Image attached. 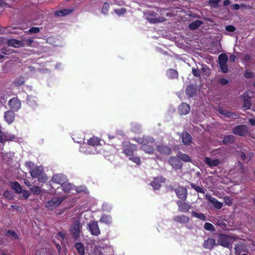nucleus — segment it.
Here are the masks:
<instances>
[{"mask_svg":"<svg viewBox=\"0 0 255 255\" xmlns=\"http://www.w3.org/2000/svg\"><path fill=\"white\" fill-rule=\"evenodd\" d=\"M25 166L28 168L30 175L33 178H37L38 181L41 182H45L47 180V177L43 172V169L42 166H35L30 161L26 162Z\"/></svg>","mask_w":255,"mask_h":255,"instance_id":"f257e3e1","label":"nucleus"},{"mask_svg":"<svg viewBox=\"0 0 255 255\" xmlns=\"http://www.w3.org/2000/svg\"><path fill=\"white\" fill-rule=\"evenodd\" d=\"M133 139L141 144V149L145 153L149 154L153 153L154 148L151 144L153 143L155 140L152 137L144 135L141 138H134Z\"/></svg>","mask_w":255,"mask_h":255,"instance_id":"f03ea898","label":"nucleus"},{"mask_svg":"<svg viewBox=\"0 0 255 255\" xmlns=\"http://www.w3.org/2000/svg\"><path fill=\"white\" fill-rule=\"evenodd\" d=\"M100 141L99 138L94 136L88 140V145L86 147H83L82 148H86V150L84 151L87 154H96L99 152L97 150L96 147L100 145Z\"/></svg>","mask_w":255,"mask_h":255,"instance_id":"7ed1b4c3","label":"nucleus"},{"mask_svg":"<svg viewBox=\"0 0 255 255\" xmlns=\"http://www.w3.org/2000/svg\"><path fill=\"white\" fill-rule=\"evenodd\" d=\"M236 240V237L224 234H220L218 237V244L228 249L232 248V244Z\"/></svg>","mask_w":255,"mask_h":255,"instance_id":"20e7f679","label":"nucleus"},{"mask_svg":"<svg viewBox=\"0 0 255 255\" xmlns=\"http://www.w3.org/2000/svg\"><path fill=\"white\" fill-rule=\"evenodd\" d=\"M63 200L62 197H54L45 203V207L48 210H53L58 207Z\"/></svg>","mask_w":255,"mask_h":255,"instance_id":"39448f33","label":"nucleus"},{"mask_svg":"<svg viewBox=\"0 0 255 255\" xmlns=\"http://www.w3.org/2000/svg\"><path fill=\"white\" fill-rule=\"evenodd\" d=\"M21 102L18 98H13L8 101V106L10 111L6 112H17L21 108Z\"/></svg>","mask_w":255,"mask_h":255,"instance_id":"423d86ee","label":"nucleus"},{"mask_svg":"<svg viewBox=\"0 0 255 255\" xmlns=\"http://www.w3.org/2000/svg\"><path fill=\"white\" fill-rule=\"evenodd\" d=\"M17 137L14 134L3 132L0 129V142L3 143L8 141H17Z\"/></svg>","mask_w":255,"mask_h":255,"instance_id":"0eeeda50","label":"nucleus"},{"mask_svg":"<svg viewBox=\"0 0 255 255\" xmlns=\"http://www.w3.org/2000/svg\"><path fill=\"white\" fill-rule=\"evenodd\" d=\"M254 93L252 91H247L243 95L244 100L243 108L244 110H249L251 107V99L253 97Z\"/></svg>","mask_w":255,"mask_h":255,"instance_id":"6e6552de","label":"nucleus"},{"mask_svg":"<svg viewBox=\"0 0 255 255\" xmlns=\"http://www.w3.org/2000/svg\"><path fill=\"white\" fill-rule=\"evenodd\" d=\"M81 230L82 226L80 225L78 221H75L73 222L70 229L71 233L75 239H77L79 237L82 233Z\"/></svg>","mask_w":255,"mask_h":255,"instance_id":"1a4fd4ad","label":"nucleus"},{"mask_svg":"<svg viewBox=\"0 0 255 255\" xmlns=\"http://www.w3.org/2000/svg\"><path fill=\"white\" fill-rule=\"evenodd\" d=\"M233 132L237 135L244 136L249 132V128L245 125L237 126L233 129Z\"/></svg>","mask_w":255,"mask_h":255,"instance_id":"9d476101","label":"nucleus"},{"mask_svg":"<svg viewBox=\"0 0 255 255\" xmlns=\"http://www.w3.org/2000/svg\"><path fill=\"white\" fill-rule=\"evenodd\" d=\"M169 163L174 169H180L182 167V163L178 156L177 157H170L168 159Z\"/></svg>","mask_w":255,"mask_h":255,"instance_id":"9b49d317","label":"nucleus"},{"mask_svg":"<svg viewBox=\"0 0 255 255\" xmlns=\"http://www.w3.org/2000/svg\"><path fill=\"white\" fill-rule=\"evenodd\" d=\"M88 229L93 235L98 236L100 234V231L97 222H90L88 224Z\"/></svg>","mask_w":255,"mask_h":255,"instance_id":"f8f14e48","label":"nucleus"},{"mask_svg":"<svg viewBox=\"0 0 255 255\" xmlns=\"http://www.w3.org/2000/svg\"><path fill=\"white\" fill-rule=\"evenodd\" d=\"M126 148L123 150V153L127 156H131L133 152L136 150L137 147L135 144L128 143L125 145Z\"/></svg>","mask_w":255,"mask_h":255,"instance_id":"ddd939ff","label":"nucleus"},{"mask_svg":"<svg viewBox=\"0 0 255 255\" xmlns=\"http://www.w3.org/2000/svg\"><path fill=\"white\" fill-rule=\"evenodd\" d=\"M51 180L52 182L61 184V185L67 181L66 176L63 174H56L52 176Z\"/></svg>","mask_w":255,"mask_h":255,"instance_id":"4468645a","label":"nucleus"},{"mask_svg":"<svg viewBox=\"0 0 255 255\" xmlns=\"http://www.w3.org/2000/svg\"><path fill=\"white\" fill-rule=\"evenodd\" d=\"M178 197L182 200H185L187 198V191L183 187H179L175 191Z\"/></svg>","mask_w":255,"mask_h":255,"instance_id":"2eb2a0df","label":"nucleus"},{"mask_svg":"<svg viewBox=\"0 0 255 255\" xmlns=\"http://www.w3.org/2000/svg\"><path fill=\"white\" fill-rule=\"evenodd\" d=\"M165 181V179L162 177H157L154 179L151 182L150 184L153 187L154 189H158L161 186V183H164Z\"/></svg>","mask_w":255,"mask_h":255,"instance_id":"dca6fc26","label":"nucleus"},{"mask_svg":"<svg viewBox=\"0 0 255 255\" xmlns=\"http://www.w3.org/2000/svg\"><path fill=\"white\" fill-rule=\"evenodd\" d=\"M204 162L210 167L217 166L221 163L219 159H212L208 157H205Z\"/></svg>","mask_w":255,"mask_h":255,"instance_id":"f3484780","label":"nucleus"},{"mask_svg":"<svg viewBox=\"0 0 255 255\" xmlns=\"http://www.w3.org/2000/svg\"><path fill=\"white\" fill-rule=\"evenodd\" d=\"M176 204L178 207L179 211L183 212H187L191 208V206L185 202L177 201Z\"/></svg>","mask_w":255,"mask_h":255,"instance_id":"a211bd4d","label":"nucleus"},{"mask_svg":"<svg viewBox=\"0 0 255 255\" xmlns=\"http://www.w3.org/2000/svg\"><path fill=\"white\" fill-rule=\"evenodd\" d=\"M206 198L211 203L214 204V207L218 209H221L223 206V204L219 202L216 198H214L210 195H206Z\"/></svg>","mask_w":255,"mask_h":255,"instance_id":"6ab92c4d","label":"nucleus"},{"mask_svg":"<svg viewBox=\"0 0 255 255\" xmlns=\"http://www.w3.org/2000/svg\"><path fill=\"white\" fill-rule=\"evenodd\" d=\"M181 136L182 142L184 145H189L191 143L192 138L187 131L183 132Z\"/></svg>","mask_w":255,"mask_h":255,"instance_id":"aec40b11","label":"nucleus"},{"mask_svg":"<svg viewBox=\"0 0 255 255\" xmlns=\"http://www.w3.org/2000/svg\"><path fill=\"white\" fill-rule=\"evenodd\" d=\"M157 150L163 154H170L171 153V149L168 146L159 145L156 146Z\"/></svg>","mask_w":255,"mask_h":255,"instance_id":"412c9836","label":"nucleus"},{"mask_svg":"<svg viewBox=\"0 0 255 255\" xmlns=\"http://www.w3.org/2000/svg\"><path fill=\"white\" fill-rule=\"evenodd\" d=\"M216 245L214 239L209 238L204 241L203 246L205 249L211 250Z\"/></svg>","mask_w":255,"mask_h":255,"instance_id":"4be33fe9","label":"nucleus"},{"mask_svg":"<svg viewBox=\"0 0 255 255\" xmlns=\"http://www.w3.org/2000/svg\"><path fill=\"white\" fill-rule=\"evenodd\" d=\"M173 220L180 224H186L189 222V218L185 215H181L175 216Z\"/></svg>","mask_w":255,"mask_h":255,"instance_id":"5701e85b","label":"nucleus"},{"mask_svg":"<svg viewBox=\"0 0 255 255\" xmlns=\"http://www.w3.org/2000/svg\"><path fill=\"white\" fill-rule=\"evenodd\" d=\"M8 45L13 47H23L25 46V43L17 39H10L8 41Z\"/></svg>","mask_w":255,"mask_h":255,"instance_id":"b1692460","label":"nucleus"},{"mask_svg":"<svg viewBox=\"0 0 255 255\" xmlns=\"http://www.w3.org/2000/svg\"><path fill=\"white\" fill-rule=\"evenodd\" d=\"M74 11V9H62L55 12L56 16H63L71 13Z\"/></svg>","mask_w":255,"mask_h":255,"instance_id":"393cba45","label":"nucleus"},{"mask_svg":"<svg viewBox=\"0 0 255 255\" xmlns=\"http://www.w3.org/2000/svg\"><path fill=\"white\" fill-rule=\"evenodd\" d=\"M196 89L193 85H189L186 89V93L189 97H193L196 95Z\"/></svg>","mask_w":255,"mask_h":255,"instance_id":"a878e982","label":"nucleus"},{"mask_svg":"<svg viewBox=\"0 0 255 255\" xmlns=\"http://www.w3.org/2000/svg\"><path fill=\"white\" fill-rule=\"evenodd\" d=\"M166 75L169 79H177L178 77V73L175 69H169L166 72Z\"/></svg>","mask_w":255,"mask_h":255,"instance_id":"bb28decb","label":"nucleus"},{"mask_svg":"<svg viewBox=\"0 0 255 255\" xmlns=\"http://www.w3.org/2000/svg\"><path fill=\"white\" fill-rule=\"evenodd\" d=\"M202 24L203 22L201 20H196L190 23L188 25V27L190 30H194L197 29Z\"/></svg>","mask_w":255,"mask_h":255,"instance_id":"cd10ccee","label":"nucleus"},{"mask_svg":"<svg viewBox=\"0 0 255 255\" xmlns=\"http://www.w3.org/2000/svg\"><path fill=\"white\" fill-rule=\"evenodd\" d=\"M14 113H5L4 119L8 124L12 123L14 121Z\"/></svg>","mask_w":255,"mask_h":255,"instance_id":"c85d7f7f","label":"nucleus"},{"mask_svg":"<svg viewBox=\"0 0 255 255\" xmlns=\"http://www.w3.org/2000/svg\"><path fill=\"white\" fill-rule=\"evenodd\" d=\"M10 186L11 188L17 193H20L22 192V188L21 185L17 182L11 183Z\"/></svg>","mask_w":255,"mask_h":255,"instance_id":"c756f323","label":"nucleus"},{"mask_svg":"<svg viewBox=\"0 0 255 255\" xmlns=\"http://www.w3.org/2000/svg\"><path fill=\"white\" fill-rule=\"evenodd\" d=\"M100 222L107 225H110L112 223V218L109 215H104L100 219Z\"/></svg>","mask_w":255,"mask_h":255,"instance_id":"7c9ffc66","label":"nucleus"},{"mask_svg":"<svg viewBox=\"0 0 255 255\" xmlns=\"http://www.w3.org/2000/svg\"><path fill=\"white\" fill-rule=\"evenodd\" d=\"M61 188L65 192H68L73 190L74 186L72 184L66 181L61 185Z\"/></svg>","mask_w":255,"mask_h":255,"instance_id":"2f4dec72","label":"nucleus"},{"mask_svg":"<svg viewBox=\"0 0 255 255\" xmlns=\"http://www.w3.org/2000/svg\"><path fill=\"white\" fill-rule=\"evenodd\" d=\"M178 110L179 112H190V106L187 103H182L179 106Z\"/></svg>","mask_w":255,"mask_h":255,"instance_id":"473e14b6","label":"nucleus"},{"mask_svg":"<svg viewBox=\"0 0 255 255\" xmlns=\"http://www.w3.org/2000/svg\"><path fill=\"white\" fill-rule=\"evenodd\" d=\"M219 64H227L228 58L226 53H222L218 57Z\"/></svg>","mask_w":255,"mask_h":255,"instance_id":"72a5a7b5","label":"nucleus"},{"mask_svg":"<svg viewBox=\"0 0 255 255\" xmlns=\"http://www.w3.org/2000/svg\"><path fill=\"white\" fill-rule=\"evenodd\" d=\"M75 247L77 250L80 255H84L85 253V250L84 246L79 243H77L75 245Z\"/></svg>","mask_w":255,"mask_h":255,"instance_id":"f704fd0d","label":"nucleus"},{"mask_svg":"<svg viewBox=\"0 0 255 255\" xmlns=\"http://www.w3.org/2000/svg\"><path fill=\"white\" fill-rule=\"evenodd\" d=\"M177 156L179 158V159H180V160H182V161H183L184 162L191 161V158L188 155H187L186 154H184V153H183L181 152H179L177 154Z\"/></svg>","mask_w":255,"mask_h":255,"instance_id":"c9c22d12","label":"nucleus"},{"mask_svg":"<svg viewBox=\"0 0 255 255\" xmlns=\"http://www.w3.org/2000/svg\"><path fill=\"white\" fill-rule=\"evenodd\" d=\"M244 245L243 244L239 242L237 243L235 247V253L237 255H240L241 252L243 251Z\"/></svg>","mask_w":255,"mask_h":255,"instance_id":"e433bc0d","label":"nucleus"},{"mask_svg":"<svg viewBox=\"0 0 255 255\" xmlns=\"http://www.w3.org/2000/svg\"><path fill=\"white\" fill-rule=\"evenodd\" d=\"M31 192L35 195H39L42 192V190L39 186H33L30 188Z\"/></svg>","mask_w":255,"mask_h":255,"instance_id":"4c0bfd02","label":"nucleus"},{"mask_svg":"<svg viewBox=\"0 0 255 255\" xmlns=\"http://www.w3.org/2000/svg\"><path fill=\"white\" fill-rule=\"evenodd\" d=\"M147 19L148 21L152 23H156L158 22H160L164 21L165 20V18L163 17L161 18H150V17H147Z\"/></svg>","mask_w":255,"mask_h":255,"instance_id":"58836bf2","label":"nucleus"},{"mask_svg":"<svg viewBox=\"0 0 255 255\" xmlns=\"http://www.w3.org/2000/svg\"><path fill=\"white\" fill-rule=\"evenodd\" d=\"M234 141V136L232 135H228L224 137L223 142L225 144L232 143Z\"/></svg>","mask_w":255,"mask_h":255,"instance_id":"ea45409f","label":"nucleus"},{"mask_svg":"<svg viewBox=\"0 0 255 255\" xmlns=\"http://www.w3.org/2000/svg\"><path fill=\"white\" fill-rule=\"evenodd\" d=\"M191 214L193 217L197 218L200 220H202L203 221H205L206 220V217L205 215L202 213H198L195 211H192L191 212Z\"/></svg>","mask_w":255,"mask_h":255,"instance_id":"a19ab883","label":"nucleus"},{"mask_svg":"<svg viewBox=\"0 0 255 255\" xmlns=\"http://www.w3.org/2000/svg\"><path fill=\"white\" fill-rule=\"evenodd\" d=\"M192 188L195 189L197 192L201 193H205V190L202 188V187L198 186L195 184L192 183L190 184Z\"/></svg>","mask_w":255,"mask_h":255,"instance_id":"79ce46f5","label":"nucleus"},{"mask_svg":"<svg viewBox=\"0 0 255 255\" xmlns=\"http://www.w3.org/2000/svg\"><path fill=\"white\" fill-rule=\"evenodd\" d=\"M245 77L247 79H250L253 78L255 76V74L248 70H246L244 74Z\"/></svg>","mask_w":255,"mask_h":255,"instance_id":"37998d69","label":"nucleus"},{"mask_svg":"<svg viewBox=\"0 0 255 255\" xmlns=\"http://www.w3.org/2000/svg\"><path fill=\"white\" fill-rule=\"evenodd\" d=\"M205 229L207 231H214L215 228L214 226L209 223H205L204 226Z\"/></svg>","mask_w":255,"mask_h":255,"instance_id":"c03bdc74","label":"nucleus"},{"mask_svg":"<svg viewBox=\"0 0 255 255\" xmlns=\"http://www.w3.org/2000/svg\"><path fill=\"white\" fill-rule=\"evenodd\" d=\"M25 81L23 77H20L19 79H16L14 82V84L16 86H20L24 84Z\"/></svg>","mask_w":255,"mask_h":255,"instance_id":"a18cd8bd","label":"nucleus"},{"mask_svg":"<svg viewBox=\"0 0 255 255\" xmlns=\"http://www.w3.org/2000/svg\"><path fill=\"white\" fill-rule=\"evenodd\" d=\"M6 102V99L5 95L2 93H0V106L4 107Z\"/></svg>","mask_w":255,"mask_h":255,"instance_id":"49530a36","label":"nucleus"},{"mask_svg":"<svg viewBox=\"0 0 255 255\" xmlns=\"http://www.w3.org/2000/svg\"><path fill=\"white\" fill-rule=\"evenodd\" d=\"M219 2L220 0H209V4L211 7L217 8L219 6Z\"/></svg>","mask_w":255,"mask_h":255,"instance_id":"de8ad7c7","label":"nucleus"},{"mask_svg":"<svg viewBox=\"0 0 255 255\" xmlns=\"http://www.w3.org/2000/svg\"><path fill=\"white\" fill-rule=\"evenodd\" d=\"M110 7V5L108 2H105L103 4L102 12L105 14L108 13V9Z\"/></svg>","mask_w":255,"mask_h":255,"instance_id":"09e8293b","label":"nucleus"},{"mask_svg":"<svg viewBox=\"0 0 255 255\" xmlns=\"http://www.w3.org/2000/svg\"><path fill=\"white\" fill-rule=\"evenodd\" d=\"M21 193H22V195L20 196V198L21 199H26L30 196L29 192L27 190H22V192Z\"/></svg>","mask_w":255,"mask_h":255,"instance_id":"8fccbe9b","label":"nucleus"},{"mask_svg":"<svg viewBox=\"0 0 255 255\" xmlns=\"http://www.w3.org/2000/svg\"><path fill=\"white\" fill-rule=\"evenodd\" d=\"M220 68L224 73H226L228 70V67L227 64H219Z\"/></svg>","mask_w":255,"mask_h":255,"instance_id":"3c124183","label":"nucleus"},{"mask_svg":"<svg viewBox=\"0 0 255 255\" xmlns=\"http://www.w3.org/2000/svg\"><path fill=\"white\" fill-rule=\"evenodd\" d=\"M129 159L138 165L140 164V159L137 156H130Z\"/></svg>","mask_w":255,"mask_h":255,"instance_id":"603ef678","label":"nucleus"},{"mask_svg":"<svg viewBox=\"0 0 255 255\" xmlns=\"http://www.w3.org/2000/svg\"><path fill=\"white\" fill-rule=\"evenodd\" d=\"M192 74L195 77L197 78L201 77L200 71L198 68H192Z\"/></svg>","mask_w":255,"mask_h":255,"instance_id":"864d4df0","label":"nucleus"},{"mask_svg":"<svg viewBox=\"0 0 255 255\" xmlns=\"http://www.w3.org/2000/svg\"><path fill=\"white\" fill-rule=\"evenodd\" d=\"M239 157L243 161H247V155L246 152H244L243 151L239 152L238 154Z\"/></svg>","mask_w":255,"mask_h":255,"instance_id":"5fc2aeb1","label":"nucleus"},{"mask_svg":"<svg viewBox=\"0 0 255 255\" xmlns=\"http://www.w3.org/2000/svg\"><path fill=\"white\" fill-rule=\"evenodd\" d=\"M132 130L135 133H140L141 131L140 126L138 125H134L132 127Z\"/></svg>","mask_w":255,"mask_h":255,"instance_id":"6e6d98bb","label":"nucleus"},{"mask_svg":"<svg viewBox=\"0 0 255 255\" xmlns=\"http://www.w3.org/2000/svg\"><path fill=\"white\" fill-rule=\"evenodd\" d=\"M115 12L116 14L119 15H123L126 12V9L125 8L115 9Z\"/></svg>","mask_w":255,"mask_h":255,"instance_id":"4d7b16f0","label":"nucleus"},{"mask_svg":"<svg viewBox=\"0 0 255 255\" xmlns=\"http://www.w3.org/2000/svg\"><path fill=\"white\" fill-rule=\"evenodd\" d=\"M236 167L239 168L240 173L244 174L246 173L245 169L243 167V165L240 161L238 162Z\"/></svg>","mask_w":255,"mask_h":255,"instance_id":"13d9d810","label":"nucleus"},{"mask_svg":"<svg viewBox=\"0 0 255 255\" xmlns=\"http://www.w3.org/2000/svg\"><path fill=\"white\" fill-rule=\"evenodd\" d=\"M225 203L228 206H230L232 204V199L229 197L226 196L224 198Z\"/></svg>","mask_w":255,"mask_h":255,"instance_id":"bf43d9fd","label":"nucleus"},{"mask_svg":"<svg viewBox=\"0 0 255 255\" xmlns=\"http://www.w3.org/2000/svg\"><path fill=\"white\" fill-rule=\"evenodd\" d=\"M33 42V38H29L27 39H25L24 41V43H25V46H30L32 43Z\"/></svg>","mask_w":255,"mask_h":255,"instance_id":"052dcab7","label":"nucleus"},{"mask_svg":"<svg viewBox=\"0 0 255 255\" xmlns=\"http://www.w3.org/2000/svg\"><path fill=\"white\" fill-rule=\"evenodd\" d=\"M39 31H40V29L37 27H31L28 30L29 32L31 33H36L39 32Z\"/></svg>","mask_w":255,"mask_h":255,"instance_id":"680f3d73","label":"nucleus"},{"mask_svg":"<svg viewBox=\"0 0 255 255\" xmlns=\"http://www.w3.org/2000/svg\"><path fill=\"white\" fill-rule=\"evenodd\" d=\"M226 30L229 32H234L236 30V28L232 25H229L226 26Z\"/></svg>","mask_w":255,"mask_h":255,"instance_id":"e2e57ef3","label":"nucleus"},{"mask_svg":"<svg viewBox=\"0 0 255 255\" xmlns=\"http://www.w3.org/2000/svg\"><path fill=\"white\" fill-rule=\"evenodd\" d=\"M229 80L225 78H221L219 80V83L222 85H227L229 83Z\"/></svg>","mask_w":255,"mask_h":255,"instance_id":"0e129e2a","label":"nucleus"},{"mask_svg":"<svg viewBox=\"0 0 255 255\" xmlns=\"http://www.w3.org/2000/svg\"><path fill=\"white\" fill-rule=\"evenodd\" d=\"M6 235L9 236H11V237H13L14 238H17V236L15 234V233L12 231H8L6 233Z\"/></svg>","mask_w":255,"mask_h":255,"instance_id":"69168bd1","label":"nucleus"},{"mask_svg":"<svg viewBox=\"0 0 255 255\" xmlns=\"http://www.w3.org/2000/svg\"><path fill=\"white\" fill-rule=\"evenodd\" d=\"M247 162H249L253 157V154L252 152L246 151Z\"/></svg>","mask_w":255,"mask_h":255,"instance_id":"338daca9","label":"nucleus"},{"mask_svg":"<svg viewBox=\"0 0 255 255\" xmlns=\"http://www.w3.org/2000/svg\"><path fill=\"white\" fill-rule=\"evenodd\" d=\"M231 7H232V9L233 10H238L240 7V5L238 3H235V4H232L231 5Z\"/></svg>","mask_w":255,"mask_h":255,"instance_id":"774afa93","label":"nucleus"}]
</instances>
